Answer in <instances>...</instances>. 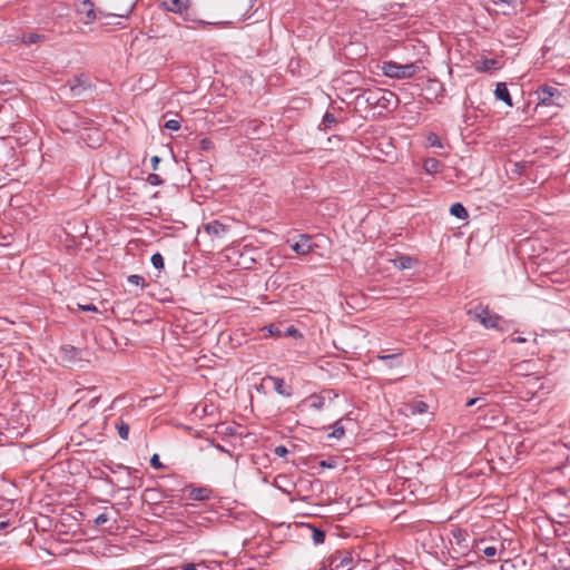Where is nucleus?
<instances>
[{
    "label": "nucleus",
    "mask_w": 570,
    "mask_h": 570,
    "mask_svg": "<svg viewBox=\"0 0 570 570\" xmlns=\"http://www.w3.org/2000/svg\"><path fill=\"white\" fill-rule=\"evenodd\" d=\"M466 314L473 321L479 322L485 328H495L503 331V320L500 315L492 313L488 306L482 304L476 305L473 308L468 309Z\"/></svg>",
    "instance_id": "1"
},
{
    "label": "nucleus",
    "mask_w": 570,
    "mask_h": 570,
    "mask_svg": "<svg viewBox=\"0 0 570 570\" xmlns=\"http://www.w3.org/2000/svg\"><path fill=\"white\" fill-rule=\"evenodd\" d=\"M420 69L417 62L401 65L394 61H385L382 65V72L390 78L403 79L413 77Z\"/></svg>",
    "instance_id": "2"
},
{
    "label": "nucleus",
    "mask_w": 570,
    "mask_h": 570,
    "mask_svg": "<svg viewBox=\"0 0 570 570\" xmlns=\"http://www.w3.org/2000/svg\"><path fill=\"white\" fill-rule=\"evenodd\" d=\"M450 551L452 557L458 559L469 553L470 549V535L469 533L460 528H455L450 533Z\"/></svg>",
    "instance_id": "3"
},
{
    "label": "nucleus",
    "mask_w": 570,
    "mask_h": 570,
    "mask_svg": "<svg viewBox=\"0 0 570 570\" xmlns=\"http://www.w3.org/2000/svg\"><path fill=\"white\" fill-rule=\"evenodd\" d=\"M77 13L80 16L81 21L85 24H90L98 19H107L111 17H126L125 14H111L105 13L101 10H96L94 3L90 0H80L77 6Z\"/></svg>",
    "instance_id": "4"
},
{
    "label": "nucleus",
    "mask_w": 570,
    "mask_h": 570,
    "mask_svg": "<svg viewBox=\"0 0 570 570\" xmlns=\"http://www.w3.org/2000/svg\"><path fill=\"white\" fill-rule=\"evenodd\" d=\"M393 94L381 89L366 90L357 98L364 100L371 107H387Z\"/></svg>",
    "instance_id": "5"
},
{
    "label": "nucleus",
    "mask_w": 570,
    "mask_h": 570,
    "mask_svg": "<svg viewBox=\"0 0 570 570\" xmlns=\"http://www.w3.org/2000/svg\"><path fill=\"white\" fill-rule=\"evenodd\" d=\"M539 105L543 106H562V95L561 92L552 86H542L535 91Z\"/></svg>",
    "instance_id": "6"
},
{
    "label": "nucleus",
    "mask_w": 570,
    "mask_h": 570,
    "mask_svg": "<svg viewBox=\"0 0 570 570\" xmlns=\"http://www.w3.org/2000/svg\"><path fill=\"white\" fill-rule=\"evenodd\" d=\"M331 570H352L354 567V560L352 553L348 551H336L330 558Z\"/></svg>",
    "instance_id": "7"
},
{
    "label": "nucleus",
    "mask_w": 570,
    "mask_h": 570,
    "mask_svg": "<svg viewBox=\"0 0 570 570\" xmlns=\"http://www.w3.org/2000/svg\"><path fill=\"white\" fill-rule=\"evenodd\" d=\"M204 232L214 240L222 239L228 232V226L218 220H213L204 225Z\"/></svg>",
    "instance_id": "8"
},
{
    "label": "nucleus",
    "mask_w": 570,
    "mask_h": 570,
    "mask_svg": "<svg viewBox=\"0 0 570 570\" xmlns=\"http://www.w3.org/2000/svg\"><path fill=\"white\" fill-rule=\"evenodd\" d=\"M292 249L298 255H306L312 252L313 243L308 235L302 234L298 236V240L291 245Z\"/></svg>",
    "instance_id": "9"
},
{
    "label": "nucleus",
    "mask_w": 570,
    "mask_h": 570,
    "mask_svg": "<svg viewBox=\"0 0 570 570\" xmlns=\"http://www.w3.org/2000/svg\"><path fill=\"white\" fill-rule=\"evenodd\" d=\"M494 95L497 99L502 100L505 102L509 107H512V99L510 96V92L507 88V85L504 82H499L495 87Z\"/></svg>",
    "instance_id": "10"
},
{
    "label": "nucleus",
    "mask_w": 570,
    "mask_h": 570,
    "mask_svg": "<svg viewBox=\"0 0 570 570\" xmlns=\"http://www.w3.org/2000/svg\"><path fill=\"white\" fill-rule=\"evenodd\" d=\"M309 409L315 411H321L325 405L324 395L313 394L303 401Z\"/></svg>",
    "instance_id": "11"
},
{
    "label": "nucleus",
    "mask_w": 570,
    "mask_h": 570,
    "mask_svg": "<svg viewBox=\"0 0 570 570\" xmlns=\"http://www.w3.org/2000/svg\"><path fill=\"white\" fill-rule=\"evenodd\" d=\"M88 85V78L83 75L76 76L73 80L70 81V90L73 95H80L82 89Z\"/></svg>",
    "instance_id": "12"
},
{
    "label": "nucleus",
    "mask_w": 570,
    "mask_h": 570,
    "mask_svg": "<svg viewBox=\"0 0 570 570\" xmlns=\"http://www.w3.org/2000/svg\"><path fill=\"white\" fill-rule=\"evenodd\" d=\"M423 168L428 174L434 175L442 170L443 165L435 158H426L423 163Z\"/></svg>",
    "instance_id": "13"
},
{
    "label": "nucleus",
    "mask_w": 570,
    "mask_h": 570,
    "mask_svg": "<svg viewBox=\"0 0 570 570\" xmlns=\"http://www.w3.org/2000/svg\"><path fill=\"white\" fill-rule=\"evenodd\" d=\"M267 380L273 382L274 389L278 394L287 397L292 395L291 390L285 387V382L283 379L277 376H268Z\"/></svg>",
    "instance_id": "14"
},
{
    "label": "nucleus",
    "mask_w": 570,
    "mask_h": 570,
    "mask_svg": "<svg viewBox=\"0 0 570 570\" xmlns=\"http://www.w3.org/2000/svg\"><path fill=\"white\" fill-rule=\"evenodd\" d=\"M189 497L196 501H204L209 499L210 490L207 488H193L189 492Z\"/></svg>",
    "instance_id": "15"
},
{
    "label": "nucleus",
    "mask_w": 570,
    "mask_h": 570,
    "mask_svg": "<svg viewBox=\"0 0 570 570\" xmlns=\"http://www.w3.org/2000/svg\"><path fill=\"white\" fill-rule=\"evenodd\" d=\"M499 68V62L495 59H483L478 62L476 70L481 72L494 70Z\"/></svg>",
    "instance_id": "16"
},
{
    "label": "nucleus",
    "mask_w": 570,
    "mask_h": 570,
    "mask_svg": "<svg viewBox=\"0 0 570 570\" xmlns=\"http://www.w3.org/2000/svg\"><path fill=\"white\" fill-rule=\"evenodd\" d=\"M163 4L168 11L183 12L186 9L185 3L181 0H164Z\"/></svg>",
    "instance_id": "17"
},
{
    "label": "nucleus",
    "mask_w": 570,
    "mask_h": 570,
    "mask_svg": "<svg viewBox=\"0 0 570 570\" xmlns=\"http://www.w3.org/2000/svg\"><path fill=\"white\" fill-rule=\"evenodd\" d=\"M450 213H451V215H453V216H455L456 218H460V219L468 218V212L464 208V206L462 204H460V203H454L450 207Z\"/></svg>",
    "instance_id": "18"
},
{
    "label": "nucleus",
    "mask_w": 570,
    "mask_h": 570,
    "mask_svg": "<svg viewBox=\"0 0 570 570\" xmlns=\"http://www.w3.org/2000/svg\"><path fill=\"white\" fill-rule=\"evenodd\" d=\"M503 550H504L503 543H500V552H502ZM482 552H483L484 557L493 558L498 554L499 549L495 546H489V547H485L484 549H482Z\"/></svg>",
    "instance_id": "19"
},
{
    "label": "nucleus",
    "mask_w": 570,
    "mask_h": 570,
    "mask_svg": "<svg viewBox=\"0 0 570 570\" xmlns=\"http://www.w3.org/2000/svg\"><path fill=\"white\" fill-rule=\"evenodd\" d=\"M116 428L118 430V434L122 440H127L129 435V425L125 423L124 421H120L116 424Z\"/></svg>",
    "instance_id": "20"
},
{
    "label": "nucleus",
    "mask_w": 570,
    "mask_h": 570,
    "mask_svg": "<svg viewBox=\"0 0 570 570\" xmlns=\"http://www.w3.org/2000/svg\"><path fill=\"white\" fill-rule=\"evenodd\" d=\"M312 539L315 544H322L325 540L324 531L312 528Z\"/></svg>",
    "instance_id": "21"
},
{
    "label": "nucleus",
    "mask_w": 570,
    "mask_h": 570,
    "mask_svg": "<svg viewBox=\"0 0 570 570\" xmlns=\"http://www.w3.org/2000/svg\"><path fill=\"white\" fill-rule=\"evenodd\" d=\"M426 140H428V144L430 147H438V148H442L443 145L441 142V139L439 138V136L434 132H430L426 137Z\"/></svg>",
    "instance_id": "22"
},
{
    "label": "nucleus",
    "mask_w": 570,
    "mask_h": 570,
    "mask_svg": "<svg viewBox=\"0 0 570 570\" xmlns=\"http://www.w3.org/2000/svg\"><path fill=\"white\" fill-rule=\"evenodd\" d=\"M255 0H243L239 6H236V10L243 14L247 13L254 4Z\"/></svg>",
    "instance_id": "23"
},
{
    "label": "nucleus",
    "mask_w": 570,
    "mask_h": 570,
    "mask_svg": "<svg viewBox=\"0 0 570 570\" xmlns=\"http://www.w3.org/2000/svg\"><path fill=\"white\" fill-rule=\"evenodd\" d=\"M181 570H207L204 562L200 563H183L179 567Z\"/></svg>",
    "instance_id": "24"
},
{
    "label": "nucleus",
    "mask_w": 570,
    "mask_h": 570,
    "mask_svg": "<svg viewBox=\"0 0 570 570\" xmlns=\"http://www.w3.org/2000/svg\"><path fill=\"white\" fill-rule=\"evenodd\" d=\"M150 261L155 268H157V269L164 268V257L161 256V254H159V253L154 254L151 256Z\"/></svg>",
    "instance_id": "25"
},
{
    "label": "nucleus",
    "mask_w": 570,
    "mask_h": 570,
    "mask_svg": "<svg viewBox=\"0 0 570 570\" xmlns=\"http://www.w3.org/2000/svg\"><path fill=\"white\" fill-rule=\"evenodd\" d=\"M42 38L43 37L38 33H30V35L23 36L22 41L27 45H30V43L39 42Z\"/></svg>",
    "instance_id": "26"
},
{
    "label": "nucleus",
    "mask_w": 570,
    "mask_h": 570,
    "mask_svg": "<svg viewBox=\"0 0 570 570\" xmlns=\"http://www.w3.org/2000/svg\"><path fill=\"white\" fill-rule=\"evenodd\" d=\"M127 279H128V283L134 284L136 286L144 287L146 285L144 277H141L140 275L134 274V275L128 276Z\"/></svg>",
    "instance_id": "27"
},
{
    "label": "nucleus",
    "mask_w": 570,
    "mask_h": 570,
    "mask_svg": "<svg viewBox=\"0 0 570 570\" xmlns=\"http://www.w3.org/2000/svg\"><path fill=\"white\" fill-rule=\"evenodd\" d=\"M343 435H344V428L338 422H336L334 424V429H333L332 433L330 434V436L334 438V439H341Z\"/></svg>",
    "instance_id": "28"
},
{
    "label": "nucleus",
    "mask_w": 570,
    "mask_h": 570,
    "mask_svg": "<svg viewBox=\"0 0 570 570\" xmlns=\"http://www.w3.org/2000/svg\"><path fill=\"white\" fill-rule=\"evenodd\" d=\"M413 259L409 256H401L399 258V267L401 269L410 268L412 266Z\"/></svg>",
    "instance_id": "29"
},
{
    "label": "nucleus",
    "mask_w": 570,
    "mask_h": 570,
    "mask_svg": "<svg viewBox=\"0 0 570 570\" xmlns=\"http://www.w3.org/2000/svg\"><path fill=\"white\" fill-rule=\"evenodd\" d=\"M165 128L177 131L180 128V121L177 119H169L165 122Z\"/></svg>",
    "instance_id": "30"
},
{
    "label": "nucleus",
    "mask_w": 570,
    "mask_h": 570,
    "mask_svg": "<svg viewBox=\"0 0 570 570\" xmlns=\"http://www.w3.org/2000/svg\"><path fill=\"white\" fill-rule=\"evenodd\" d=\"M474 404H478L479 407H482L485 405V400L483 397H474V399H470L468 402H466V406L470 407Z\"/></svg>",
    "instance_id": "31"
},
{
    "label": "nucleus",
    "mask_w": 570,
    "mask_h": 570,
    "mask_svg": "<svg viewBox=\"0 0 570 570\" xmlns=\"http://www.w3.org/2000/svg\"><path fill=\"white\" fill-rule=\"evenodd\" d=\"M147 181L150 184V185H154V186H158L163 183V180L160 179V177L156 174H150L147 178Z\"/></svg>",
    "instance_id": "32"
},
{
    "label": "nucleus",
    "mask_w": 570,
    "mask_h": 570,
    "mask_svg": "<svg viewBox=\"0 0 570 570\" xmlns=\"http://www.w3.org/2000/svg\"><path fill=\"white\" fill-rule=\"evenodd\" d=\"M274 453L277 455V456H281V458H284L286 456V454L288 453V450L286 446L284 445H278L275 448L274 450Z\"/></svg>",
    "instance_id": "33"
},
{
    "label": "nucleus",
    "mask_w": 570,
    "mask_h": 570,
    "mask_svg": "<svg viewBox=\"0 0 570 570\" xmlns=\"http://www.w3.org/2000/svg\"><path fill=\"white\" fill-rule=\"evenodd\" d=\"M108 515L106 513H100L99 515L96 517L95 519V524L96 525H102L105 524L107 521H108Z\"/></svg>",
    "instance_id": "34"
},
{
    "label": "nucleus",
    "mask_w": 570,
    "mask_h": 570,
    "mask_svg": "<svg viewBox=\"0 0 570 570\" xmlns=\"http://www.w3.org/2000/svg\"><path fill=\"white\" fill-rule=\"evenodd\" d=\"M336 121L335 116L331 112H326L323 117V124L324 125H331Z\"/></svg>",
    "instance_id": "35"
},
{
    "label": "nucleus",
    "mask_w": 570,
    "mask_h": 570,
    "mask_svg": "<svg viewBox=\"0 0 570 570\" xmlns=\"http://www.w3.org/2000/svg\"><path fill=\"white\" fill-rule=\"evenodd\" d=\"M150 464H151V466H154L155 469H160V468H163V464H161V462H160V460H159L158 454H154V455L151 456V459H150Z\"/></svg>",
    "instance_id": "36"
},
{
    "label": "nucleus",
    "mask_w": 570,
    "mask_h": 570,
    "mask_svg": "<svg viewBox=\"0 0 570 570\" xmlns=\"http://www.w3.org/2000/svg\"><path fill=\"white\" fill-rule=\"evenodd\" d=\"M400 357V354H386V355H379L377 358L382 361H393Z\"/></svg>",
    "instance_id": "37"
},
{
    "label": "nucleus",
    "mask_w": 570,
    "mask_h": 570,
    "mask_svg": "<svg viewBox=\"0 0 570 570\" xmlns=\"http://www.w3.org/2000/svg\"><path fill=\"white\" fill-rule=\"evenodd\" d=\"M78 306H79V309L85 311V312H97V307L94 304H86V305L79 304Z\"/></svg>",
    "instance_id": "38"
},
{
    "label": "nucleus",
    "mask_w": 570,
    "mask_h": 570,
    "mask_svg": "<svg viewBox=\"0 0 570 570\" xmlns=\"http://www.w3.org/2000/svg\"><path fill=\"white\" fill-rule=\"evenodd\" d=\"M428 409V405L424 402H417L415 405V411L419 413L425 412Z\"/></svg>",
    "instance_id": "39"
},
{
    "label": "nucleus",
    "mask_w": 570,
    "mask_h": 570,
    "mask_svg": "<svg viewBox=\"0 0 570 570\" xmlns=\"http://www.w3.org/2000/svg\"><path fill=\"white\" fill-rule=\"evenodd\" d=\"M268 332H269L271 335H274V336H279L281 335V331L277 327L273 326V325H271L268 327Z\"/></svg>",
    "instance_id": "40"
},
{
    "label": "nucleus",
    "mask_w": 570,
    "mask_h": 570,
    "mask_svg": "<svg viewBox=\"0 0 570 570\" xmlns=\"http://www.w3.org/2000/svg\"><path fill=\"white\" fill-rule=\"evenodd\" d=\"M510 341L512 343H524L527 340L524 337H522V336H514L513 335V336L510 337Z\"/></svg>",
    "instance_id": "41"
},
{
    "label": "nucleus",
    "mask_w": 570,
    "mask_h": 570,
    "mask_svg": "<svg viewBox=\"0 0 570 570\" xmlns=\"http://www.w3.org/2000/svg\"><path fill=\"white\" fill-rule=\"evenodd\" d=\"M9 525V522L6 521L1 515H0V530H3L4 528H7Z\"/></svg>",
    "instance_id": "42"
},
{
    "label": "nucleus",
    "mask_w": 570,
    "mask_h": 570,
    "mask_svg": "<svg viewBox=\"0 0 570 570\" xmlns=\"http://www.w3.org/2000/svg\"><path fill=\"white\" fill-rule=\"evenodd\" d=\"M159 160H160V159H159V157H158V156H154V157L151 158L153 169H156V168H157V165H158Z\"/></svg>",
    "instance_id": "43"
},
{
    "label": "nucleus",
    "mask_w": 570,
    "mask_h": 570,
    "mask_svg": "<svg viewBox=\"0 0 570 570\" xmlns=\"http://www.w3.org/2000/svg\"><path fill=\"white\" fill-rule=\"evenodd\" d=\"M99 397H100L99 395H95V396L89 401V406H91V407H92V406H95V405H96V403L98 402Z\"/></svg>",
    "instance_id": "44"
},
{
    "label": "nucleus",
    "mask_w": 570,
    "mask_h": 570,
    "mask_svg": "<svg viewBox=\"0 0 570 570\" xmlns=\"http://www.w3.org/2000/svg\"><path fill=\"white\" fill-rule=\"evenodd\" d=\"M209 145H210V141L208 139H203L202 140V147L203 149H208L209 148Z\"/></svg>",
    "instance_id": "45"
},
{
    "label": "nucleus",
    "mask_w": 570,
    "mask_h": 570,
    "mask_svg": "<svg viewBox=\"0 0 570 570\" xmlns=\"http://www.w3.org/2000/svg\"><path fill=\"white\" fill-rule=\"evenodd\" d=\"M295 333H296V330L293 326L287 328V335H294Z\"/></svg>",
    "instance_id": "46"
}]
</instances>
